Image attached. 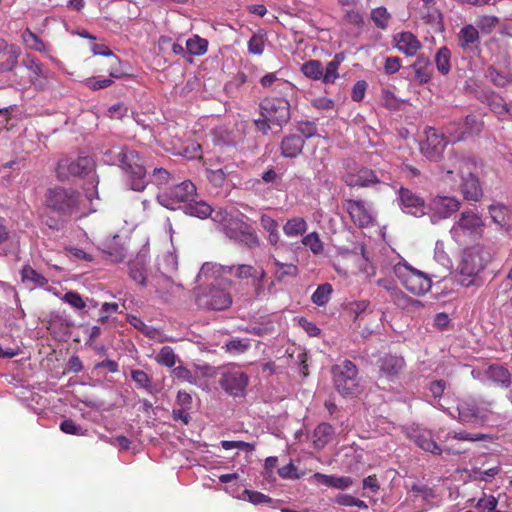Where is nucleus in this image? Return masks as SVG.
Here are the masks:
<instances>
[{"mask_svg":"<svg viewBox=\"0 0 512 512\" xmlns=\"http://www.w3.org/2000/svg\"><path fill=\"white\" fill-rule=\"evenodd\" d=\"M475 163L470 159L452 153L442 165V179L446 182L454 181V174L461 177L460 191L465 200L479 201L482 196V189L478 178L473 173Z\"/></svg>","mask_w":512,"mask_h":512,"instance_id":"1","label":"nucleus"},{"mask_svg":"<svg viewBox=\"0 0 512 512\" xmlns=\"http://www.w3.org/2000/svg\"><path fill=\"white\" fill-rule=\"evenodd\" d=\"M45 206L61 218H70L81 209V193L72 187L53 186L45 192Z\"/></svg>","mask_w":512,"mask_h":512,"instance_id":"2","label":"nucleus"},{"mask_svg":"<svg viewBox=\"0 0 512 512\" xmlns=\"http://www.w3.org/2000/svg\"><path fill=\"white\" fill-rule=\"evenodd\" d=\"M492 257L490 249L481 245L465 249L458 266V282L464 287L476 285L478 275L484 271Z\"/></svg>","mask_w":512,"mask_h":512,"instance_id":"3","label":"nucleus"},{"mask_svg":"<svg viewBox=\"0 0 512 512\" xmlns=\"http://www.w3.org/2000/svg\"><path fill=\"white\" fill-rule=\"evenodd\" d=\"M116 159V163L127 175L132 190L143 191L148 182L146 180V169L139 153L125 147H113L108 151Z\"/></svg>","mask_w":512,"mask_h":512,"instance_id":"4","label":"nucleus"},{"mask_svg":"<svg viewBox=\"0 0 512 512\" xmlns=\"http://www.w3.org/2000/svg\"><path fill=\"white\" fill-rule=\"evenodd\" d=\"M437 439L439 441L440 455L445 453L447 455L459 456L469 451L465 442H491L493 436L484 433H471L463 429L446 431L441 428L437 432Z\"/></svg>","mask_w":512,"mask_h":512,"instance_id":"5","label":"nucleus"},{"mask_svg":"<svg viewBox=\"0 0 512 512\" xmlns=\"http://www.w3.org/2000/svg\"><path fill=\"white\" fill-rule=\"evenodd\" d=\"M388 180L384 173H378L366 166L359 165L355 162H347L345 164V172L341 176V180L351 188H370Z\"/></svg>","mask_w":512,"mask_h":512,"instance_id":"6","label":"nucleus"},{"mask_svg":"<svg viewBox=\"0 0 512 512\" xmlns=\"http://www.w3.org/2000/svg\"><path fill=\"white\" fill-rule=\"evenodd\" d=\"M394 273L405 289L414 295H424L431 289V278L408 264L398 263L394 266Z\"/></svg>","mask_w":512,"mask_h":512,"instance_id":"7","label":"nucleus"},{"mask_svg":"<svg viewBox=\"0 0 512 512\" xmlns=\"http://www.w3.org/2000/svg\"><path fill=\"white\" fill-rule=\"evenodd\" d=\"M289 95H271L260 103V114L274 126L282 128L291 118Z\"/></svg>","mask_w":512,"mask_h":512,"instance_id":"8","label":"nucleus"},{"mask_svg":"<svg viewBox=\"0 0 512 512\" xmlns=\"http://www.w3.org/2000/svg\"><path fill=\"white\" fill-rule=\"evenodd\" d=\"M333 383L336 390L343 396H354L359 392L358 369L356 365L345 360L332 367Z\"/></svg>","mask_w":512,"mask_h":512,"instance_id":"9","label":"nucleus"},{"mask_svg":"<svg viewBox=\"0 0 512 512\" xmlns=\"http://www.w3.org/2000/svg\"><path fill=\"white\" fill-rule=\"evenodd\" d=\"M458 421L463 424H485L494 414L492 402L478 403L473 398L463 399L458 403Z\"/></svg>","mask_w":512,"mask_h":512,"instance_id":"10","label":"nucleus"},{"mask_svg":"<svg viewBox=\"0 0 512 512\" xmlns=\"http://www.w3.org/2000/svg\"><path fill=\"white\" fill-rule=\"evenodd\" d=\"M196 196V186L190 180L181 183H172L168 189L160 191L157 194V201L167 209L175 210L182 203L194 201Z\"/></svg>","mask_w":512,"mask_h":512,"instance_id":"11","label":"nucleus"},{"mask_svg":"<svg viewBox=\"0 0 512 512\" xmlns=\"http://www.w3.org/2000/svg\"><path fill=\"white\" fill-rule=\"evenodd\" d=\"M94 169L95 162L89 156H78L76 158L65 156L59 159L55 173L59 181H67L71 177H85Z\"/></svg>","mask_w":512,"mask_h":512,"instance_id":"12","label":"nucleus"},{"mask_svg":"<svg viewBox=\"0 0 512 512\" xmlns=\"http://www.w3.org/2000/svg\"><path fill=\"white\" fill-rule=\"evenodd\" d=\"M22 65L27 71V79L21 83L23 86H32L36 90H44L53 73L34 55L26 54Z\"/></svg>","mask_w":512,"mask_h":512,"instance_id":"13","label":"nucleus"},{"mask_svg":"<svg viewBox=\"0 0 512 512\" xmlns=\"http://www.w3.org/2000/svg\"><path fill=\"white\" fill-rule=\"evenodd\" d=\"M484 226L480 216L476 213L465 211L461 213L459 220L453 225L451 233L456 239L468 236L470 239L476 240L482 237Z\"/></svg>","mask_w":512,"mask_h":512,"instance_id":"14","label":"nucleus"},{"mask_svg":"<svg viewBox=\"0 0 512 512\" xmlns=\"http://www.w3.org/2000/svg\"><path fill=\"white\" fill-rule=\"evenodd\" d=\"M343 208L350 217L352 223L358 228H367L374 224L373 211L362 199H344Z\"/></svg>","mask_w":512,"mask_h":512,"instance_id":"15","label":"nucleus"},{"mask_svg":"<svg viewBox=\"0 0 512 512\" xmlns=\"http://www.w3.org/2000/svg\"><path fill=\"white\" fill-rule=\"evenodd\" d=\"M196 302L199 307L211 310H224L231 306V295L224 289L211 287L208 292L197 295Z\"/></svg>","mask_w":512,"mask_h":512,"instance_id":"16","label":"nucleus"},{"mask_svg":"<svg viewBox=\"0 0 512 512\" xmlns=\"http://www.w3.org/2000/svg\"><path fill=\"white\" fill-rule=\"evenodd\" d=\"M219 383L231 396H241L248 385V376L240 370H229L222 374Z\"/></svg>","mask_w":512,"mask_h":512,"instance_id":"17","label":"nucleus"},{"mask_svg":"<svg viewBox=\"0 0 512 512\" xmlns=\"http://www.w3.org/2000/svg\"><path fill=\"white\" fill-rule=\"evenodd\" d=\"M405 367V359L400 355L385 354L379 359L380 374L389 381L397 380Z\"/></svg>","mask_w":512,"mask_h":512,"instance_id":"18","label":"nucleus"},{"mask_svg":"<svg viewBox=\"0 0 512 512\" xmlns=\"http://www.w3.org/2000/svg\"><path fill=\"white\" fill-rule=\"evenodd\" d=\"M460 202L453 197L436 196L430 202L432 219H446L460 209Z\"/></svg>","mask_w":512,"mask_h":512,"instance_id":"19","label":"nucleus"},{"mask_svg":"<svg viewBox=\"0 0 512 512\" xmlns=\"http://www.w3.org/2000/svg\"><path fill=\"white\" fill-rule=\"evenodd\" d=\"M398 195L401 207L405 213L417 217L425 214V202L419 195L404 187L400 188Z\"/></svg>","mask_w":512,"mask_h":512,"instance_id":"20","label":"nucleus"},{"mask_svg":"<svg viewBox=\"0 0 512 512\" xmlns=\"http://www.w3.org/2000/svg\"><path fill=\"white\" fill-rule=\"evenodd\" d=\"M481 101L485 103L490 108V110L497 115L499 120H512V107L508 106L504 98L499 94L493 91L485 92L481 96Z\"/></svg>","mask_w":512,"mask_h":512,"instance_id":"21","label":"nucleus"},{"mask_svg":"<svg viewBox=\"0 0 512 512\" xmlns=\"http://www.w3.org/2000/svg\"><path fill=\"white\" fill-rule=\"evenodd\" d=\"M395 47L408 57L417 55L422 48V44L412 32L403 31L393 36Z\"/></svg>","mask_w":512,"mask_h":512,"instance_id":"22","label":"nucleus"},{"mask_svg":"<svg viewBox=\"0 0 512 512\" xmlns=\"http://www.w3.org/2000/svg\"><path fill=\"white\" fill-rule=\"evenodd\" d=\"M92 52L94 55L105 56L108 58L107 68L105 71L112 78L120 79L125 73L121 69V61L107 46L103 44H94L92 46Z\"/></svg>","mask_w":512,"mask_h":512,"instance_id":"23","label":"nucleus"},{"mask_svg":"<svg viewBox=\"0 0 512 512\" xmlns=\"http://www.w3.org/2000/svg\"><path fill=\"white\" fill-rule=\"evenodd\" d=\"M149 257L146 253H138L129 261V276L140 286H146Z\"/></svg>","mask_w":512,"mask_h":512,"instance_id":"24","label":"nucleus"},{"mask_svg":"<svg viewBox=\"0 0 512 512\" xmlns=\"http://www.w3.org/2000/svg\"><path fill=\"white\" fill-rule=\"evenodd\" d=\"M446 147L443 136L438 135L436 130L430 128L427 131L426 142L421 146V152L429 159L436 160Z\"/></svg>","mask_w":512,"mask_h":512,"instance_id":"25","label":"nucleus"},{"mask_svg":"<svg viewBox=\"0 0 512 512\" xmlns=\"http://www.w3.org/2000/svg\"><path fill=\"white\" fill-rule=\"evenodd\" d=\"M21 50L14 44L0 43V72L11 71L18 63Z\"/></svg>","mask_w":512,"mask_h":512,"instance_id":"26","label":"nucleus"},{"mask_svg":"<svg viewBox=\"0 0 512 512\" xmlns=\"http://www.w3.org/2000/svg\"><path fill=\"white\" fill-rule=\"evenodd\" d=\"M260 84L264 88H272L275 95H290L294 92V86L291 82L278 78L275 73H267L260 79Z\"/></svg>","mask_w":512,"mask_h":512,"instance_id":"27","label":"nucleus"},{"mask_svg":"<svg viewBox=\"0 0 512 512\" xmlns=\"http://www.w3.org/2000/svg\"><path fill=\"white\" fill-rule=\"evenodd\" d=\"M414 71L415 81L419 85L428 83L432 77V68L430 60L424 54L417 55L416 60L411 65Z\"/></svg>","mask_w":512,"mask_h":512,"instance_id":"28","label":"nucleus"},{"mask_svg":"<svg viewBox=\"0 0 512 512\" xmlns=\"http://www.w3.org/2000/svg\"><path fill=\"white\" fill-rule=\"evenodd\" d=\"M411 439L413 442L424 451L430 452L434 455H440L439 442L435 441L433 435L428 430L415 431Z\"/></svg>","mask_w":512,"mask_h":512,"instance_id":"29","label":"nucleus"},{"mask_svg":"<svg viewBox=\"0 0 512 512\" xmlns=\"http://www.w3.org/2000/svg\"><path fill=\"white\" fill-rule=\"evenodd\" d=\"M484 376L487 380L500 387H509L511 383V375L507 368L502 365L492 364L485 371Z\"/></svg>","mask_w":512,"mask_h":512,"instance_id":"30","label":"nucleus"},{"mask_svg":"<svg viewBox=\"0 0 512 512\" xmlns=\"http://www.w3.org/2000/svg\"><path fill=\"white\" fill-rule=\"evenodd\" d=\"M304 139L299 135L285 136L280 145L281 155L286 158H295L303 150Z\"/></svg>","mask_w":512,"mask_h":512,"instance_id":"31","label":"nucleus"},{"mask_svg":"<svg viewBox=\"0 0 512 512\" xmlns=\"http://www.w3.org/2000/svg\"><path fill=\"white\" fill-rule=\"evenodd\" d=\"M457 41L463 50L477 47L480 41L478 29L471 24L463 26L457 34Z\"/></svg>","mask_w":512,"mask_h":512,"instance_id":"32","label":"nucleus"},{"mask_svg":"<svg viewBox=\"0 0 512 512\" xmlns=\"http://www.w3.org/2000/svg\"><path fill=\"white\" fill-rule=\"evenodd\" d=\"M464 129L453 136V141L463 140L466 135H479L484 128V121L476 115H467L464 123Z\"/></svg>","mask_w":512,"mask_h":512,"instance_id":"33","label":"nucleus"},{"mask_svg":"<svg viewBox=\"0 0 512 512\" xmlns=\"http://www.w3.org/2000/svg\"><path fill=\"white\" fill-rule=\"evenodd\" d=\"M314 478L322 485L341 490L347 489L353 484V479L348 476L326 475L317 472L314 474Z\"/></svg>","mask_w":512,"mask_h":512,"instance_id":"34","label":"nucleus"},{"mask_svg":"<svg viewBox=\"0 0 512 512\" xmlns=\"http://www.w3.org/2000/svg\"><path fill=\"white\" fill-rule=\"evenodd\" d=\"M345 60L344 53H337L334 55L333 59L327 63L325 69L323 68V77L322 82L326 85L334 84L335 81L339 78V67L341 63Z\"/></svg>","mask_w":512,"mask_h":512,"instance_id":"35","label":"nucleus"},{"mask_svg":"<svg viewBox=\"0 0 512 512\" xmlns=\"http://www.w3.org/2000/svg\"><path fill=\"white\" fill-rule=\"evenodd\" d=\"M334 428L328 423L319 424L313 432V445L316 449H323L334 436Z\"/></svg>","mask_w":512,"mask_h":512,"instance_id":"36","label":"nucleus"},{"mask_svg":"<svg viewBox=\"0 0 512 512\" xmlns=\"http://www.w3.org/2000/svg\"><path fill=\"white\" fill-rule=\"evenodd\" d=\"M21 39L25 47L29 50H33L39 53H45L47 51L46 44L30 28H26L22 32Z\"/></svg>","mask_w":512,"mask_h":512,"instance_id":"37","label":"nucleus"},{"mask_svg":"<svg viewBox=\"0 0 512 512\" xmlns=\"http://www.w3.org/2000/svg\"><path fill=\"white\" fill-rule=\"evenodd\" d=\"M307 222L302 217H293L284 224L283 232L288 237H298L307 231Z\"/></svg>","mask_w":512,"mask_h":512,"instance_id":"38","label":"nucleus"},{"mask_svg":"<svg viewBox=\"0 0 512 512\" xmlns=\"http://www.w3.org/2000/svg\"><path fill=\"white\" fill-rule=\"evenodd\" d=\"M274 265L277 267L274 277L278 282H282L285 278H295L299 275L298 267L293 263H283L278 259H273Z\"/></svg>","mask_w":512,"mask_h":512,"instance_id":"39","label":"nucleus"},{"mask_svg":"<svg viewBox=\"0 0 512 512\" xmlns=\"http://www.w3.org/2000/svg\"><path fill=\"white\" fill-rule=\"evenodd\" d=\"M150 182L163 191L168 189L167 186L175 182L173 175L164 168H154L150 175Z\"/></svg>","mask_w":512,"mask_h":512,"instance_id":"40","label":"nucleus"},{"mask_svg":"<svg viewBox=\"0 0 512 512\" xmlns=\"http://www.w3.org/2000/svg\"><path fill=\"white\" fill-rule=\"evenodd\" d=\"M370 18L378 29L386 30L389 27L392 15L386 7L380 6L371 10Z\"/></svg>","mask_w":512,"mask_h":512,"instance_id":"41","label":"nucleus"},{"mask_svg":"<svg viewBox=\"0 0 512 512\" xmlns=\"http://www.w3.org/2000/svg\"><path fill=\"white\" fill-rule=\"evenodd\" d=\"M20 274L23 283L31 282L35 286L39 287H43L48 284V279L28 264L22 267Z\"/></svg>","mask_w":512,"mask_h":512,"instance_id":"42","label":"nucleus"},{"mask_svg":"<svg viewBox=\"0 0 512 512\" xmlns=\"http://www.w3.org/2000/svg\"><path fill=\"white\" fill-rule=\"evenodd\" d=\"M186 214L194 217H198L200 219H205L212 215L213 209L210 205L203 201H191L185 206Z\"/></svg>","mask_w":512,"mask_h":512,"instance_id":"43","label":"nucleus"},{"mask_svg":"<svg viewBox=\"0 0 512 512\" xmlns=\"http://www.w3.org/2000/svg\"><path fill=\"white\" fill-rule=\"evenodd\" d=\"M301 72L309 79L322 80L323 66L319 60H309L302 64Z\"/></svg>","mask_w":512,"mask_h":512,"instance_id":"44","label":"nucleus"},{"mask_svg":"<svg viewBox=\"0 0 512 512\" xmlns=\"http://www.w3.org/2000/svg\"><path fill=\"white\" fill-rule=\"evenodd\" d=\"M186 49L193 56L204 55L208 49V41L198 35H194L186 41Z\"/></svg>","mask_w":512,"mask_h":512,"instance_id":"45","label":"nucleus"},{"mask_svg":"<svg viewBox=\"0 0 512 512\" xmlns=\"http://www.w3.org/2000/svg\"><path fill=\"white\" fill-rule=\"evenodd\" d=\"M247 224L237 217L230 216V219L223 226V232L231 239H238L241 231Z\"/></svg>","mask_w":512,"mask_h":512,"instance_id":"46","label":"nucleus"},{"mask_svg":"<svg viewBox=\"0 0 512 512\" xmlns=\"http://www.w3.org/2000/svg\"><path fill=\"white\" fill-rule=\"evenodd\" d=\"M229 272L240 280L249 278L255 279L259 275V268L248 264H239L230 267Z\"/></svg>","mask_w":512,"mask_h":512,"instance_id":"47","label":"nucleus"},{"mask_svg":"<svg viewBox=\"0 0 512 512\" xmlns=\"http://www.w3.org/2000/svg\"><path fill=\"white\" fill-rule=\"evenodd\" d=\"M450 59H451V52L446 46L441 47L437 51V53L435 55V64H436L437 70L441 74L447 75L449 73Z\"/></svg>","mask_w":512,"mask_h":512,"instance_id":"48","label":"nucleus"},{"mask_svg":"<svg viewBox=\"0 0 512 512\" xmlns=\"http://www.w3.org/2000/svg\"><path fill=\"white\" fill-rule=\"evenodd\" d=\"M421 19L424 20L425 23L433 26L442 24V15L435 7V4L431 5L430 8L423 4V8L421 9Z\"/></svg>","mask_w":512,"mask_h":512,"instance_id":"49","label":"nucleus"},{"mask_svg":"<svg viewBox=\"0 0 512 512\" xmlns=\"http://www.w3.org/2000/svg\"><path fill=\"white\" fill-rule=\"evenodd\" d=\"M332 286L329 283L319 285L311 296V300L318 306H323L328 303L332 293Z\"/></svg>","mask_w":512,"mask_h":512,"instance_id":"50","label":"nucleus"},{"mask_svg":"<svg viewBox=\"0 0 512 512\" xmlns=\"http://www.w3.org/2000/svg\"><path fill=\"white\" fill-rule=\"evenodd\" d=\"M501 467L499 464L489 467L488 469L482 470L480 467H472L471 476L475 480L488 481L499 474Z\"/></svg>","mask_w":512,"mask_h":512,"instance_id":"51","label":"nucleus"},{"mask_svg":"<svg viewBox=\"0 0 512 512\" xmlns=\"http://www.w3.org/2000/svg\"><path fill=\"white\" fill-rule=\"evenodd\" d=\"M243 244H245L247 247L253 249L260 246V239L257 236L256 232L252 227H250L248 224L246 228H244L241 233L240 237L237 239Z\"/></svg>","mask_w":512,"mask_h":512,"instance_id":"52","label":"nucleus"},{"mask_svg":"<svg viewBox=\"0 0 512 512\" xmlns=\"http://www.w3.org/2000/svg\"><path fill=\"white\" fill-rule=\"evenodd\" d=\"M131 378L136 383L137 388L145 389L148 392L152 391L151 377L143 370H132Z\"/></svg>","mask_w":512,"mask_h":512,"instance_id":"53","label":"nucleus"},{"mask_svg":"<svg viewBox=\"0 0 512 512\" xmlns=\"http://www.w3.org/2000/svg\"><path fill=\"white\" fill-rule=\"evenodd\" d=\"M302 244L308 247L314 254H320L323 252V244L317 232H311L304 236Z\"/></svg>","mask_w":512,"mask_h":512,"instance_id":"54","label":"nucleus"},{"mask_svg":"<svg viewBox=\"0 0 512 512\" xmlns=\"http://www.w3.org/2000/svg\"><path fill=\"white\" fill-rule=\"evenodd\" d=\"M156 361L163 366L171 368L176 363V355L171 347L164 346L156 356Z\"/></svg>","mask_w":512,"mask_h":512,"instance_id":"55","label":"nucleus"},{"mask_svg":"<svg viewBox=\"0 0 512 512\" xmlns=\"http://www.w3.org/2000/svg\"><path fill=\"white\" fill-rule=\"evenodd\" d=\"M228 173L229 172L227 167L219 169H208L207 178L215 187H221L224 184Z\"/></svg>","mask_w":512,"mask_h":512,"instance_id":"56","label":"nucleus"},{"mask_svg":"<svg viewBox=\"0 0 512 512\" xmlns=\"http://www.w3.org/2000/svg\"><path fill=\"white\" fill-rule=\"evenodd\" d=\"M62 300L77 310H82L86 307V302L83 300L81 295L76 291L66 292L62 297Z\"/></svg>","mask_w":512,"mask_h":512,"instance_id":"57","label":"nucleus"},{"mask_svg":"<svg viewBox=\"0 0 512 512\" xmlns=\"http://www.w3.org/2000/svg\"><path fill=\"white\" fill-rule=\"evenodd\" d=\"M369 306V302L366 300L355 301L350 304V312L355 315L354 321H358V326L364 320V314Z\"/></svg>","mask_w":512,"mask_h":512,"instance_id":"58","label":"nucleus"},{"mask_svg":"<svg viewBox=\"0 0 512 512\" xmlns=\"http://www.w3.org/2000/svg\"><path fill=\"white\" fill-rule=\"evenodd\" d=\"M60 429L62 432L70 435L84 436L86 435L87 430L83 429L81 426L76 425L75 422L71 419H65L60 424Z\"/></svg>","mask_w":512,"mask_h":512,"instance_id":"59","label":"nucleus"},{"mask_svg":"<svg viewBox=\"0 0 512 512\" xmlns=\"http://www.w3.org/2000/svg\"><path fill=\"white\" fill-rule=\"evenodd\" d=\"M411 492L415 498H421L424 501H429L430 499L434 498L433 490L427 485L413 484L411 487Z\"/></svg>","mask_w":512,"mask_h":512,"instance_id":"60","label":"nucleus"},{"mask_svg":"<svg viewBox=\"0 0 512 512\" xmlns=\"http://www.w3.org/2000/svg\"><path fill=\"white\" fill-rule=\"evenodd\" d=\"M266 277L265 270L260 267L259 268V275L254 279L253 285H254V295L258 299H262L267 296V293L264 288V279Z\"/></svg>","mask_w":512,"mask_h":512,"instance_id":"61","label":"nucleus"},{"mask_svg":"<svg viewBox=\"0 0 512 512\" xmlns=\"http://www.w3.org/2000/svg\"><path fill=\"white\" fill-rule=\"evenodd\" d=\"M221 446L225 450H231L234 448L246 451V452H252L255 449L254 444L244 442V441H229V440H223L221 442Z\"/></svg>","mask_w":512,"mask_h":512,"instance_id":"62","label":"nucleus"},{"mask_svg":"<svg viewBox=\"0 0 512 512\" xmlns=\"http://www.w3.org/2000/svg\"><path fill=\"white\" fill-rule=\"evenodd\" d=\"M248 50L255 55H261L264 51V40L262 36L253 35L248 41Z\"/></svg>","mask_w":512,"mask_h":512,"instance_id":"63","label":"nucleus"},{"mask_svg":"<svg viewBox=\"0 0 512 512\" xmlns=\"http://www.w3.org/2000/svg\"><path fill=\"white\" fill-rule=\"evenodd\" d=\"M368 84L365 80H359L357 81L353 88L351 93V98L355 102H359L363 100L366 90H367Z\"/></svg>","mask_w":512,"mask_h":512,"instance_id":"64","label":"nucleus"}]
</instances>
